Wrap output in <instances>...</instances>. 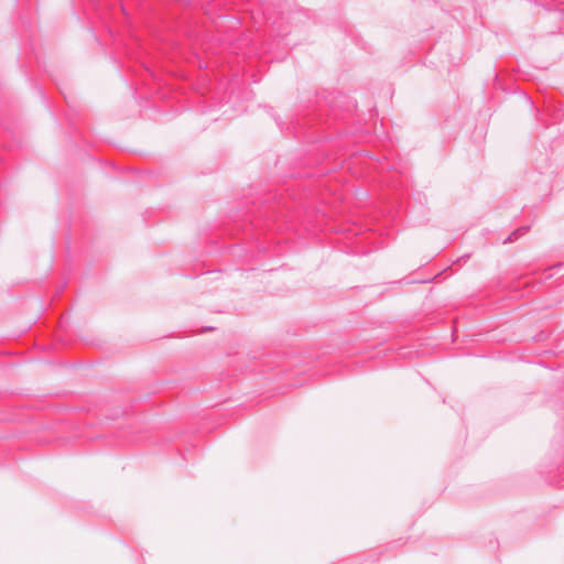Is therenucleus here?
Masks as SVG:
<instances>
[{"instance_id":"nucleus-1","label":"nucleus","mask_w":564,"mask_h":564,"mask_svg":"<svg viewBox=\"0 0 564 564\" xmlns=\"http://www.w3.org/2000/svg\"><path fill=\"white\" fill-rule=\"evenodd\" d=\"M529 230V227H521L513 232L505 240V242H512L519 238V236L525 234Z\"/></svg>"}]
</instances>
